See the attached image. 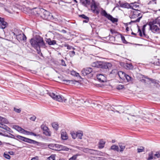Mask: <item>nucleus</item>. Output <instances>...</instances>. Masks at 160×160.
Here are the masks:
<instances>
[{"label": "nucleus", "mask_w": 160, "mask_h": 160, "mask_svg": "<svg viewBox=\"0 0 160 160\" xmlns=\"http://www.w3.org/2000/svg\"><path fill=\"white\" fill-rule=\"evenodd\" d=\"M48 94L52 99L59 102H62L63 101L65 102L66 100V99H65L63 96L61 95H56L53 92H48Z\"/></svg>", "instance_id": "0eeeda50"}, {"label": "nucleus", "mask_w": 160, "mask_h": 160, "mask_svg": "<svg viewBox=\"0 0 160 160\" xmlns=\"http://www.w3.org/2000/svg\"><path fill=\"white\" fill-rule=\"evenodd\" d=\"M14 128L19 132H22V131H23L24 129H22L21 127L18 125H15L14 126Z\"/></svg>", "instance_id": "2f4dec72"}, {"label": "nucleus", "mask_w": 160, "mask_h": 160, "mask_svg": "<svg viewBox=\"0 0 160 160\" xmlns=\"http://www.w3.org/2000/svg\"><path fill=\"white\" fill-rule=\"evenodd\" d=\"M144 148L142 146L140 147V148H138L137 149L138 152H141L144 151Z\"/></svg>", "instance_id": "c03bdc74"}, {"label": "nucleus", "mask_w": 160, "mask_h": 160, "mask_svg": "<svg viewBox=\"0 0 160 160\" xmlns=\"http://www.w3.org/2000/svg\"><path fill=\"white\" fill-rule=\"evenodd\" d=\"M153 152L152 151H151L150 152L148 153V157L147 158V160H151L153 159L154 158L153 156Z\"/></svg>", "instance_id": "7c9ffc66"}, {"label": "nucleus", "mask_w": 160, "mask_h": 160, "mask_svg": "<svg viewBox=\"0 0 160 160\" xmlns=\"http://www.w3.org/2000/svg\"><path fill=\"white\" fill-rule=\"evenodd\" d=\"M145 31H142L143 37L146 38H148V36L145 33Z\"/></svg>", "instance_id": "864d4df0"}, {"label": "nucleus", "mask_w": 160, "mask_h": 160, "mask_svg": "<svg viewBox=\"0 0 160 160\" xmlns=\"http://www.w3.org/2000/svg\"><path fill=\"white\" fill-rule=\"evenodd\" d=\"M36 118L35 116H33L30 118V119L32 121H35Z\"/></svg>", "instance_id": "4d7b16f0"}, {"label": "nucleus", "mask_w": 160, "mask_h": 160, "mask_svg": "<svg viewBox=\"0 0 160 160\" xmlns=\"http://www.w3.org/2000/svg\"><path fill=\"white\" fill-rule=\"evenodd\" d=\"M111 32V34H110L109 36L114 38H115V37L117 35H120L122 41V42L125 44H128L130 45H135L138 46H142V44H134L131 42H127L125 39L124 37L122 36L121 34L118 33L116 31H110Z\"/></svg>", "instance_id": "20e7f679"}, {"label": "nucleus", "mask_w": 160, "mask_h": 160, "mask_svg": "<svg viewBox=\"0 0 160 160\" xmlns=\"http://www.w3.org/2000/svg\"><path fill=\"white\" fill-rule=\"evenodd\" d=\"M58 146V144H50L48 145V147L51 149L57 151Z\"/></svg>", "instance_id": "6ab92c4d"}, {"label": "nucleus", "mask_w": 160, "mask_h": 160, "mask_svg": "<svg viewBox=\"0 0 160 160\" xmlns=\"http://www.w3.org/2000/svg\"><path fill=\"white\" fill-rule=\"evenodd\" d=\"M105 158L103 157H98V160H104Z\"/></svg>", "instance_id": "0e129e2a"}, {"label": "nucleus", "mask_w": 160, "mask_h": 160, "mask_svg": "<svg viewBox=\"0 0 160 160\" xmlns=\"http://www.w3.org/2000/svg\"><path fill=\"white\" fill-rule=\"evenodd\" d=\"M83 136V132L82 131H78L77 132V137L78 138L82 139Z\"/></svg>", "instance_id": "cd10ccee"}, {"label": "nucleus", "mask_w": 160, "mask_h": 160, "mask_svg": "<svg viewBox=\"0 0 160 160\" xmlns=\"http://www.w3.org/2000/svg\"><path fill=\"white\" fill-rule=\"evenodd\" d=\"M79 17L85 19V20L83 21L84 22L87 23L89 21V19L88 17L84 14L80 15Z\"/></svg>", "instance_id": "393cba45"}, {"label": "nucleus", "mask_w": 160, "mask_h": 160, "mask_svg": "<svg viewBox=\"0 0 160 160\" xmlns=\"http://www.w3.org/2000/svg\"><path fill=\"white\" fill-rule=\"evenodd\" d=\"M124 88V86L123 85H119L117 86L116 88L117 89L120 90Z\"/></svg>", "instance_id": "3c124183"}, {"label": "nucleus", "mask_w": 160, "mask_h": 160, "mask_svg": "<svg viewBox=\"0 0 160 160\" xmlns=\"http://www.w3.org/2000/svg\"><path fill=\"white\" fill-rule=\"evenodd\" d=\"M41 128L43 131V134L48 136H51L50 132L49 131L48 128L44 124H42L41 125Z\"/></svg>", "instance_id": "9d476101"}, {"label": "nucleus", "mask_w": 160, "mask_h": 160, "mask_svg": "<svg viewBox=\"0 0 160 160\" xmlns=\"http://www.w3.org/2000/svg\"><path fill=\"white\" fill-rule=\"evenodd\" d=\"M8 154H9L10 155H14V153L12 151H9L8 152Z\"/></svg>", "instance_id": "680f3d73"}, {"label": "nucleus", "mask_w": 160, "mask_h": 160, "mask_svg": "<svg viewBox=\"0 0 160 160\" xmlns=\"http://www.w3.org/2000/svg\"><path fill=\"white\" fill-rule=\"evenodd\" d=\"M61 138L63 140H66L68 138L67 134L65 133H61Z\"/></svg>", "instance_id": "c756f323"}, {"label": "nucleus", "mask_w": 160, "mask_h": 160, "mask_svg": "<svg viewBox=\"0 0 160 160\" xmlns=\"http://www.w3.org/2000/svg\"><path fill=\"white\" fill-rule=\"evenodd\" d=\"M119 146L120 148V152L123 151L125 148V146L124 145H122V144H121V143H120L119 144Z\"/></svg>", "instance_id": "a19ab883"}, {"label": "nucleus", "mask_w": 160, "mask_h": 160, "mask_svg": "<svg viewBox=\"0 0 160 160\" xmlns=\"http://www.w3.org/2000/svg\"><path fill=\"white\" fill-rule=\"evenodd\" d=\"M97 77L98 81L100 82H107V78L103 74H99L97 75Z\"/></svg>", "instance_id": "f8f14e48"}, {"label": "nucleus", "mask_w": 160, "mask_h": 160, "mask_svg": "<svg viewBox=\"0 0 160 160\" xmlns=\"http://www.w3.org/2000/svg\"><path fill=\"white\" fill-rule=\"evenodd\" d=\"M8 122L6 118L2 117L0 116V124H2L3 123L8 124Z\"/></svg>", "instance_id": "5701e85b"}, {"label": "nucleus", "mask_w": 160, "mask_h": 160, "mask_svg": "<svg viewBox=\"0 0 160 160\" xmlns=\"http://www.w3.org/2000/svg\"><path fill=\"white\" fill-rule=\"evenodd\" d=\"M91 66L94 67L100 68V70L106 72L108 71L112 67L111 63L107 62L97 61L92 63Z\"/></svg>", "instance_id": "7ed1b4c3"}, {"label": "nucleus", "mask_w": 160, "mask_h": 160, "mask_svg": "<svg viewBox=\"0 0 160 160\" xmlns=\"http://www.w3.org/2000/svg\"><path fill=\"white\" fill-rule=\"evenodd\" d=\"M8 23L4 21L0 23V29H4L7 27Z\"/></svg>", "instance_id": "412c9836"}, {"label": "nucleus", "mask_w": 160, "mask_h": 160, "mask_svg": "<svg viewBox=\"0 0 160 160\" xmlns=\"http://www.w3.org/2000/svg\"><path fill=\"white\" fill-rule=\"evenodd\" d=\"M138 33H139L138 34L140 36L142 37H143V33L142 31H138Z\"/></svg>", "instance_id": "052dcab7"}, {"label": "nucleus", "mask_w": 160, "mask_h": 160, "mask_svg": "<svg viewBox=\"0 0 160 160\" xmlns=\"http://www.w3.org/2000/svg\"><path fill=\"white\" fill-rule=\"evenodd\" d=\"M101 14L107 18L108 20H110L113 23H115L118 21V19L113 17L109 14H108L102 8L101 12Z\"/></svg>", "instance_id": "423d86ee"}, {"label": "nucleus", "mask_w": 160, "mask_h": 160, "mask_svg": "<svg viewBox=\"0 0 160 160\" xmlns=\"http://www.w3.org/2000/svg\"><path fill=\"white\" fill-rule=\"evenodd\" d=\"M92 152H90L91 154H95L97 155H100L101 152L96 150L92 149Z\"/></svg>", "instance_id": "72a5a7b5"}, {"label": "nucleus", "mask_w": 160, "mask_h": 160, "mask_svg": "<svg viewBox=\"0 0 160 160\" xmlns=\"http://www.w3.org/2000/svg\"><path fill=\"white\" fill-rule=\"evenodd\" d=\"M30 43L32 46L36 50L37 53L43 56L41 52L40 48L47 47L43 38L39 35L36 36L30 39Z\"/></svg>", "instance_id": "f257e3e1"}, {"label": "nucleus", "mask_w": 160, "mask_h": 160, "mask_svg": "<svg viewBox=\"0 0 160 160\" xmlns=\"http://www.w3.org/2000/svg\"><path fill=\"white\" fill-rule=\"evenodd\" d=\"M105 142L102 140H100L99 142V148H102L104 147Z\"/></svg>", "instance_id": "c85d7f7f"}, {"label": "nucleus", "mask_w": 160, "mask_h": 160, "mask_svg": "<svg viewBox=\"0 0 160 160\" xmlns=\"http://www.w3.org/2000/svg\"><path fill=\"white\" fill-rule=\"evenodd\" d=\"M91 9L93 12L96 13L97 14H98L99 13L98 8L95 2L92 3L91 6Z\"/></svg>", "instance_id": "ddd939ff"}, {"label": "nucleus", "mask_w": 160, "mask_h": 160, "mask_svg": "<svg viewBox=\"0 0 160 160\" xmlns=\"http://www.w3.org/2000/svg\"><path fill=\"white\" fill-rule=\"evenodd\" d=\"M69 55L70 57H73L75 54V52L73 51H70L69 53Z\"/></svg>", "instance_id": "603ef678"}, {"label": "nucleus", "mask_w": 160, "mask_h": 160, "mask_svg": "<svg viewBox=\"0 0 160 160\" xmlns=\"http://www.w3.org/2000/svg\"><path fill=\"white\" fill-rule=\"evenodd\" d=\"M91 34L93 37H97L98 36V33L96 32V31H92Z\"/></svg>", "instance_id": "58836bf2"}, {"label": "nucleus", "mask_w": 160, "mask_h": 160, "mask_svg": "<svg viewBox=\"0 0 160 160\" xmlns=\"http://www.w3.org/2000/svg\"><path fill=\"white\" fill-rule=\"evenodd\" d=\"M41 10L39 16L42 19L49 20L53 18L52 15L49 12L43 8H41Z\"/></svg>", "instance_id": "39448f33"}, {"label": "nucleus", "mask_w": 160, "mask_h": 160, "mask_svg": "<svg viewBox=\"0 0 160 160\" xmlns=\"http://www.w3.org/2000/svg\"><path fill=\"white\" fill-rule=\"evenodd\" d=\"M76 72L75 71H72L71 72V74L72 75L75 76V74H76L75 73H76Z\"/></svg>", "instance_id": "69168bd1"}, {"label": "nucleus", "mask_w": 160, "mask_h": 160, "mask_svg": "<svg viewBox=\"0 0 160 160\" xmlns=\"http://www.w3.org/2000/svg\"><path fill=\"white\" fill-rule=\"evenodd\" d=\"M4 156L6 159H10L11 158V156L8 153H6L4 152Z\"/></svg>", "instance_id": "de8ad7c7"}, {"label": "nucleus", "mask_w": 160, "mask_h": 160, "mask_svg": "<svg viewBox=\"0 0 160 160\" xmlns=\"http://www.w3.org/2000/svg\"><path fill=\"white\" fill-rule=\"evenodd\" d=\"M27 38L26 36L24 34H23V38L22 40L24 41L25 40H26Z\"/></svg>", "instance_id": "338daca9"}, {"label": "nucleus", "mask_w": 160, "mask_h": 160, "mask_svg": "<svg viewBox=\"0 0 160 160\" xmlns=\"http://www.w3.org/2000/svg\"><path fill=\"white\" fill-rule=\"evenodd\" d=\"M52 127L56 130H57L58 129V125L57 123H56V122H52Z\"/></svg>", "instance_id": "473e14b6"}, {"label": "nucleus", "mask_w": 160, "mask_h": 160, "mask_svg": "<svg viewBox=\"0 0 160 160\" xmlns=\"http://www.w3.org/2000/svg\"><path fill=\"white\" fill-rule=\"evenodd\" d=\"M126 67L128 69H132L133 68V66L132 65V64L130 63H127L126 65Z\"/></svg>", "instance_id": "f704fd0d"}, {"label": "nucleus", "mask_w": 160, "mask_h": 160, "mask_svg": "<svg viewBox=\"0 0 160 160\" xmlns=\"http://www.w3.org/2000/svg\"><path fill=\"white\" fill-rule=\"evenodd\" d=\"M120 73H122V74L124 76L127 81L129 82L131 81V77L123 72H121Z\"/></svg>", "instance_id": "b1692460"}, {"label": "nucleus", "mask_w": 160, "mask_h": 160, "mask_svg": "<svg viewBox=\"0 0 160 160\" xmlns=\"http://www.w3.org/2000/svg\"><path fill=\"white\" fill-rule=\"evenodd\" d=\"M69 149L67 147L63 146L62 145L58 144V149H57V151H68Z\"/></svg>", "instance_id": "2eb2a0df"}, {"label": "nucleus", "mask_w": 160, "mask_h": 160, "mask_svg": "<svg viewBox=\"0 0 160 160\" xmlns=\"http://www.w3.org/2000/svg\"><path fill=\"white\" fill-rule=\"evenodd\" d=\"M156 157L158 158H160V153L159 152H156V154L154 155V158L156 159Z\"/></svg>", "instance_id": "37998d69"}, {"label": "nucleus", "mask_w": 160, "mask_h": 160, "mask_svg": "<svg viewBox=\"0 0 160 160\" xmlns=\"http://www.w3.org/2000/svg\"><path fill=\"white\" fill-rule=\"evenodd\" d=\"M92 149H89L87 148H84L83 149V151L85 153H90L92 152Z\"/></svg>", "instance_id": "79ce46f5"}, {"label": "nucleus", "mask_w": 160, "mask_h": 160, "mask_svg": "<svg viewBox=\"0 0 160 160\" xmlns=\"http://www.w3.org/2000/svg\"><path fill=\"white\" fill-rule=\"evenodd\" d=\"M157 21L156 20H153L152 22H150L149 24H146L150 25L151 26L155 25V24L156 23Z\"/></svg>", "instance_id": "09e8293b"}, {"label": "nucleus", "mask_w": 160, "mask_h": 160, "mask_svg": "<svg viewBox=\"0 0 160 160\" xmlns=\"http://www.w3.org/2000/svg\"><path fill=\"white\" fill-rule=\"evenodd\" d=\"M46 41L49 45H53L56 44V41L55 40H52L51 38H46Z\"/></svg>", "instance_id": "4468645a"}, {"label": "nucleus", "mask_w": 160, "mask_h": 160, "mask_svg": "<svg viewBox=\"0 0 160 160\" xmlns=\"http://www.w3.org/2000/svg\"><path fill=\"white\" fill-rule=\"evenodd\" d=\"M13 110L17 113H19L21 112L22 110L21 108L17 109L15 108H14Z\"/></svg>", "instance_id": "8fccbe9b"}, {"label": "nucleus", "mask_w": 160, "mask_h": 160, "mask_svg": "<svg viewBox=\"0 0 160 160\" xmlns=\"http://www.w3.org/2000/svg\"><path fill=\"white\" fill-rule=\"evenodd\" d=\"M141 15V13L139 11L137 10H136L133 12L131 16V18H138L136 20L137 21H139L140 18H141V17H138Z\"/></svg>", "instance_id": "9b49d317"}, {"label": "nucleus", "mask_w": 160, "mask_h": 160, "mask_svg": "<svg viewBox=\"0 0 160 160\" xmlns=\"http://www.w3.org/2000/svg\"><path fill=\"white\" fill-rule=\"evenodd\" d=\"M92 72V69L91 68H83L81 71V74L83 76L90 75L92 76V74H91Z\"/></svg>", "instance_id": "6e6552de"}, {"label": "nucleus", "mask_w": 160, "mask_h": 160, "mask_svg": "<svg viewBox=\"0 0 160 160\" xmlns=\"http://www.w3.org/2000/svg\"><path fill=\"white\" fill-rule=\"evenodd\" d=\"M0 134L5 137L14 139L19 141V142H20V140H21L30 144H36L38 143V142L35 140L19 135H17L15 136L11 133H9L10 135L7 134H4L2 133H0Z\"/></svg>", "instance_id": "f03ea898"}, {"label": "nucleus", "mask_w": 160, "mask_h": 160, "mask_svg": "<svg viewBox=\"0 0 160 160\" xmlns=\"http://www.w3.org/2000/svg\"><path fill=\"white\" fill-rule=\"evenodd\" d=\"M130 22H129L128 23H126L125 24V27L126 28V30H129L130 28L129 27H130Z\"/></svg>", "instance_id": "a18cd8bd"}, {"label": "nucleus", "mask_w": 160, "mask_h": 160, "mask_svg": "<svg viewBox=\"0 0 160 160\" xmlns=\"http://www.w3.org/2000/svg\"><path fill=\"white\" fill-rule=\"evenodd\" d=\"M147 79L151 81L152 83L156 84V86L158 85L160 82L158 80L155 79L151 78H147Z\"/></svg>", "instance_id": "a878e982"}, {"label": "nucleus", "mask_w": 160, "mask_h": 160, "mask_svg": "<svg viewBox=\"0 0 160 160\" xmlns=\"http://www.w3.org/2000/svg\"><path fill=\"white\" fill-rule=\"evenodd\" d=\"M61 65L64 66H66V64L65 63V62L63 59H62L61 60Z\"/></svg>", "instance_id": "6e6d98bb"}, {"label": "nucleus", "mask_w": 160, "mask_h": 160, "mask_svg": "<svg viewBox=\"0 0 160 160\" xmlns=\"http://www.w3.org/2000/svg\"><path fill=\"white\" fill-rule=\"evenodd\" d=\"M64 46L65 47H67V48L68 49H70L72 47L71 46H70L69 44H66L64 45Z\"/></svg>", "instance_id": "13d9d810"}, {"label": "nucleus", "mask_w": 160, "mask_h": 160, "mask_svg": "<svg viewBox=\"0 0 160 160\" xmlns=\"http://www.w3.org/2000/svg\"><path fill=\"white\" fill-rule=\"evenodd\" d=\"M63 81L66 84H70L72 85L73 84H75L76 82H78L77 81L73 80H63Z\"/></svg>", "instance_id": "dca6fc26"}, {"label": "nucleus", "mask_w": 160, "mask_h": 160, "mask_svg": "<svg viewBox=\"0 0 160 160\" xmlns=\"http://www.w3.org/2000/svg\"><path fill=\"white\" fill-rule=\"evenodd\" d=\"M31 160H38V157H36L33 158H32Z\"/></svg>", "instance_id": "774afa93"}, {"label": "nucleus", "mask_w": 160, "mask_h": 160, "mask_svg": "<svg viewBox=\"0 0 160 160\" xmlns=\"http://www.w3.org/2000/svg\"><path fill=\"white\" fill-rule=\"evenodd\" d=\"M139 5L137 4L136 2L132 3L129 4V8L135 10L138 8L139 7Z\"/></svg>", "instance_id": "aec40b11"}, {"label": "nucleus", "mask_w": 160, "mask_h": 160, "mask_svg": "<svg viewBox=\"0 0 160 160\" xmlns=\"http://www.w3.org/2000/svg\"><path fill=\"white\" fill-rule=\"evenodd\" d=\"M146 29H150L151 30H159L157 25L151 26L150 25L145 24L143 26L142 30H145Z\"/></svg>", "instance_id": "1a4fd4ad"}, {"label": "nucleus", "mask_w": 160, "mask_h": 160, "mask_svg": "<svg viewBox=\"0 0 160 160\" xmlns=\"http://www.w3.org/2000/svg\"><path fill=\"white\" fill-rule=\"evenodd\" d=\"M120 7L124 8H129V4L127 3H122L119 2Z\"/></svg>", "instance_id": "bb28decb"}, {"label": "nucleus", "mask_w": 160, "mask_h": 160, "mask_svg": "<svg viewBox=\"0 0 160 160\" xmlns=\"http://www.w3.org/2000/svg\"><path fill=\"white\" fill-rule=\"evenodd\" d=\"M111 149L113 150L114 151H118L119 150V149L118 146L116 145H112L111 147Z\"/></svg>", "instance_id": "c9c22d12"}, {"label": "nucleus", "mask_w": 160, "mask_h": 160, "mask_svg": "<svg viewBox=\"0 0 160 160\" xmlns=\"http://www.w3.org/2000/svg\"><path fill=\"white\" fill-rule=\"evenodd\" d=\"M71 135L72 138L73 139H75L77 137V132H71Z\"/></svg>", "instance_id": "ea45409f"}, {"label": "nucleus", "mask_w": 160, "mask_h": 160, "mask_svg": "<svg viewBox=\"0 0 160 160\" xmlns=\"http://www.w3.org/2000/svg\"><path fill=\"white\" fill-rule=\"evenodd\" d=\"M42 8H35L32 9L33 12L34 14L35 15H37L38 16H39L41 11Z\"/></svg>", "instance_id": "a211bd4d"}, {"label": "nucleus", "mask_w": 160, "mask_h": 160, "mask_svg": "<svg viewBox=\"0 0 160 160\" xmlns=\"http://www.w3.org/2000/svg\"><path fill=\"white\" fill-rule=\"evenodd\" d=\"M32 135H33L34 136H40V135L39 134H37L36 133H35L33 132H32Z\"/></svg>", "instance_id": "e2e57ef3"}, {"label": "nucleus", "mask_w": 160, "mask_h": 160, "mask_svg": "<svg viewBox=\"0 0 160 160\" xmlns=\"http://www.w3.org/2000/svg\"><path fill=\"white\" fill-rule=\"evenodd\" d=\"M56 155L54 154L51 155L47 158L48 160H55V157Z\"/></svg>", "instance_id": "4c0bfd02"}, {"label": "nucleus", "mask_w": 160, "mask_h": 160, "mask_svg": "<svg viewBox=\"0 0 160 160\" xmlns=\"http://www.w3.org/2000/svg\"><path fill=\"white\" fill-rule=\"evenodd\" d=\"M78 156V154H76L73 155L72 157L69 159V160H75Z\"/></svg>", "instance_id": "49530a36"}, {"label": "nucleus", "mask_w": 160, "mask_h": 160, "mask_svg": "<svg viewBox=\"0 0 160 160\" xmlns=\"http://www.w3.org/2000/svg\"><path fill=\"white\" fill-rule=\"evenodd\" d=\"M75 73L76 74H75V76H76L77 77H79L80 78H81L82 79H83V78H82V77L80 76L79 73L76 72V73Z\"/></svg>", "instance_id": "bf43d9fd"}, {"label": "nucleus", "mask_w": 160, "mask_h": 160, "mask_svg": "<svg viewBox=\"0 0 160 160\" xmlns=\"http://www.w3.org/2000/svg\"><path fill=\"white\" fill-rule=\"evenodd\" d=\"M2 126H0V128L4 129L6 130H8L10 129L9 128V127L7 126V125L3 124H1Z\"/></svg>", "instance_id": "e433bc0d"}, {"label": "nucleus", "mask_w": 160, "mask_h": 160, "mask_svg": "<svg viewBox=\"0 0 160 160\" xmlns=\"http://www.w3.org/2000/svg\"><path fill=\"white\" fill-rule=\"evenodd\" d=\"M121 72H122V71H119L118 72L117 69H114L112 70L111 71V72L110 74H113L114 75H116L118 74V76H119L120 78H121V79H122V78H121V77L120 76V74H122V73H120Z\"/></svg>", "instance_id": "f3484780"}, {"label": "nucleus", "mask_w": 160, "mask_h": 160, "mask_svg": "<svg viewBox=\"0 0 160 160\" xmlns=\"http://www.w3.org/2000/svg\"><path fill=\"white\" fill-rule=\"evenodd\" d=\"M23 131L26 133H25L26 134L28 135H32V132H30L29 131H26L24 129L23 130Z\"/></svg>", "instance_id": "5fc2aeb1"}, {"label": "nucleus", "mask_w": 160, "mask_h": 160, "mask_svg": "<svg viewBox=\"0 0 160 160\" xmlns=\"http://www.w3.org/2000/svg\"><path fill=\"white\" fill-rule=\"evenodd\" d=\"M81 3L83 6L87 7L90 4V2L88 0H80Z\"/></svg>", "instance_id": "4be33fe9"}]
</instances>
